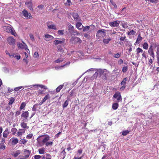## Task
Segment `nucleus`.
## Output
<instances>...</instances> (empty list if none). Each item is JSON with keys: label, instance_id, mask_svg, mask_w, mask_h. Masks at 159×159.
<instances>
[{"label": "nucleus", "instance_id": "nucleus-1", "mask_svg": "<svg viewBox=\"0 0 159 159\" xmlns=\"http://www.w3.org/2000/svg\"><path fill=\"white\" fill-rule=\"evenodd\" d=\"M106 30L104 29L99 30L96 34V36L99 39L104 38L106 34V33L105 31Z\"/></svg>", "mask_w": 159, "mask_h": 159}, {"label": "nucleus", "instance_id": "nucleus-2", "mask_svg": "<svg viewBox=\"0 0 159 159\" xmlns=\"http://www.w3.org/2000/svg\"><path fill=\"white\" fill-rule=\"evenodd\" d=\"M113 98L117 99L116 102H121L122 99L120 93L119 91L116 92L115 93L113 96Z\"/></svg>", "mask_w": 159, "mask_h": 159}, {"label": "nucleus", "instance_id": "nucleus-3", "mask_svg": "<svg viewBox=\"0 0 159 159\" xmlns=\"http://www.w3.org/2000/svg\"><path fill=\"white\" fill-rule=\"evenodd\" d=\"M29 113L27 111H25L22 113L21 115V117H23L24 119L22 120V121L27 122L28 121V117L29 116Z\"/></svg>", "mask_w": 159, "mask_h": 159}, {"label": "nucleus", "instance_id": "nucleus-4", "mask_svg": "<svg viewBox=\"0 0 159 159\" xmlns=\"http://www.w3.org/2000/svg\"><path fill=\"white\" fill-rule=\"evenodd\" d=\"M7 40L8 43L11 45L14 46L15 44V39L12 36L8 37Z\"/></svg>", "mask_w": 159, "mask_h": 159}, {"label": "nucleus", "instance_id": "nucleus-5", "mask_svg": "<svg viewBox=\"0 0 159 159\" xmlns=\"http://www.w3.org/2000/svg\"><path fill=\"white\" fill-rule=\"evenodd\" d=\"M148 53L149 54L150 56L153 58V59H154L155 57V55L152 45H151L150 46L149 49L148 51Z\"/></svg>", "mask_w": 159, "mask_h": 159}, {"label": "nucleus", "instance_id": "nucleus-6", "mask_svg": "<svg viewBox=\"0 0 159 159\" xmlns=\"http://www.w3.org/2000/svg\"><path fill=\"white\" fill-rule=\"evenodd\" d=\"M25 5L27 6L28 7L31 11H33L32 7L33 4L32 0L27 1L25 2Z\"/></svg>", "mask_w": 159, "mask_h": 159}, {"label": "nucleus", "instance_id": "nucleus-7", "mask_svg": "<svg viewBox=\"0 0 159 159\" xmlns=\"http://www.w3.org/2000/svg\"><path fill=\"white\" fill-rule=\"evenodd\" d=\"M71 41L74 43H81L82 42V40L78 37H75L73 38H71L70 40Z\"/></svg>", "mask_w": 159, "mask_h": 159}, {"label": "nucleus", "instance_id": "nucleus-8", "mask_svg": "<svg viewBox=\"0 0 159 159\" xmlns=\"http://www.w3.org/2000/svg\"><path fill=\"white\" fill-rule=\"evenodd\" d=\"M70 34L72 35H80V33L76 30H74L73 26L70 25Z\"/></svg>", "mask_w": 159, "mask_h": 159}, {"label": "nucleus", "instance_id": "nucleus-9", "mask_svg": "<svg viewBox=\"0 0 159 159\" xmlns=\"http://www.w3.org/2000/svg\"><path fill=\"white\" fill-rule=\"evenodd\" d=\"M119 21H115L110 22L109 25L112 27H117L119 25Z\"/></svg>", "mask_w": 159, "mask_h": 159}, {"label": "nucleus", "instance_id": "nucleus-10", "mask_svg": "<svg viewBox=\"0 0 159 159\" xmlns=\"http://www.w3.org/2000/svg\"><path fill=\"white\" fill-rule=\"evenodd\" d=\"M43 136H45V138L42 140V142L44 144L45 143H46L47 141H48L50 139V137L47 134H44L40 136V137Z\"/></svg>", "mask_w": 159, "mask_h": 159}, {"label": "nucleus", "instance_id": "nucleus-11", "mask_svg": "<svg viewBox=\"0 0 159 159\" xmlns=\"http://www.w3.org/2000/svg\"><path fill=\"white\" fill-rule=\"evenodd\" d=\"M44 39H46V40L47 41H49L53 39H54V37L49 34H46L44 35Z\"/></svg>", "mask_w": 159, "mask_h": 159}, {"label": "nucleus", "instance_id": "nucleus-12", "mask_svg": "<svg viewBox=\"0 0 159 159\" xmlns=\"http://www.w3.org/2000/svg\"><path fill=\"white\" fill-rule=\"evenodd\" d=\"M23 44L20 43H17V45L19 48L21 49H24L25 47H27L26 44L22 42Z\"/></svg>", "mask_w": 159, "mask_h": 159}, {"label": "nucleus", "instance_id": "nucleus-13", "mask_svg": "<svg viewBox=\"0 0 159 159\" xmlns=\"http://www.w3.org/2000/svg\"><path fill=\"white\" fill-rule=\"evenodd\" d=\"M3 28L4 30L7 32L10 33L11 31V28L9 26H3Z\"/></svg>", "mask_w": 159, "mask_h": 159}, {"label": "nucleus", "instance_id": "nucleus-14", "mask_svg": "<svg viewBox=\"0 0 159 159\" xmlns=\"http://www.w3.org/2000/svg\"><path fill=\"white\" fill-rule=\"evenodd\" d=\"M22 12H23V16L27 18H30V15H30V13L29 14L28 11L26 10H24Z\"/></svg>", "mask_w": 159, "mask_h": 159}, {"label": "nucleus", "instance_id": "nucleus-15", "mask_svg": "<svg viewBox=\"0 0 159 159\" xmlns=\"http://www.w3.org/2000/svg\"><path fill=\"white\" fill-rule=\"evenodd\" d=\"M75 20L78 21L79 19V16L77 13H73L71 14Z\"/></svg>", "mask_w": 159, "mask_h": 159}, {"label": "nucleus", "instance_id": "nucleus-16", "mask_svg": "<svg viewBox=\"0 0 159 159\" xmlns=\"http://www.w3.org/2000/svg\"><path fill=\"white\" fill-rule=\"evenodd\" d=\"M143 38L141 36L140 34H139L138 36L137 39H136V43L139 44L140 41L142 40Z\"/></svg>", "mask_w": 159, "mask_h": 159}, {"label": "nucleus", "instance_id": "nucleus-17", "mask_svg": "<svg viewBox=\"0 0 159 159\" xmlns=\"http://www.w3.org/2000/svg\"><path fill=\"white\" fill-rule=\"evenodd\" d=\"M76 26L77 29L80 30H81L83 26L82 25V24L80 22H78L76 24Z\"/></svg>", "mask_w": 159, "mask_h": 159}, {"label": "nucleus", "instance_id": "nucleus-18", "mask_svg": "<svg viewBox=\"0 0 159 159\" xmlns=\"http://www.w3.org/2000/svg\"><path fill=\"white\" fill-rule=\"evenodd\" d=\"M25 122L22 121L20 123V125L22 128L24 129H28L29 127L27 126V124L25 123Z\"/></svg>", "mask_w": 159, "mask_h": 159}, {"label": "nucleus", "instance_id": "nucleus-19", "mask_svg": "<svg viewBox=\"0 0 159 159\" xmlns=\"http://www.w3.org/2000/svg\"><path fill=\"white\" fill-rule=\"evenodd\" d=\"M57 52H60L62 54L64 52L63 48L60 45H59L57 46Z\"/></svg>", "mask_w": 159, "mask_h": 159}, {"label": "nucleus", "instance_id": "nucleus-20", "mask_svg": "<svg viewBox=\"0 0 159 159\" xmlns=\"http://www.w3.org/2000/svg\"><path fill=\"white\" fill-rule=\"evenodd\" d=\"M64 42V40L61 41L56 40L54 41V43L56 46H57L58 44H62Z\"/></svg>", "mask_w": 159, "mask_h": 159}, {"label": "nucleus", "instance_id": "nucleus-21", "mask_svg": "<svg viewBox=\"0 0 159 159\" xmlns=\"http://www.w3.org/2000/svg\"><path fill=\"white\" fill-rule=\"evenodd\" d=\"M137 54L138 55V57H139L140 56L139 53L143 52V50L140 48H137L136 49Z\"/></svg>", "mask_w": 159, "mask_h": 159}, {"label": "nucleus", "instance_id": "nucleus-22", "mask_svg": "<svg viewBox=\"0 0 159 159\" xmlns=\"http://www.w3.org/2000/svg\"><path fill=\"white\" fill-rule=\"evenodd\" d=\"M9 132L8 129H6L3 133V137L6 138L7 137L8 134H9Z\"/></svg>", "mask_w": 159, "mask_h": 159}, {"label": "nucleus", "instance_id": "nucleus-23", "mask_svg": "<svg viewBox=\"0 0 159 159\" xmlns=\"http://www.w3.org/2000/svg\"><path fill=\"white\" fill-rule=\"evenodd\" d=\"M20 153V150H18L16 151L13 154H12V155L14 157H16Z\"/></svg>", "mask_w": 159, "mask_h": 159}, {"label": "nucleus", "instance_id": "nucleus-24", "mask_svg": "<svg viewBox=\"0 0 159 159\" xmlns=\"http://www.w3.org/2000/svg\"><path fill=\"white\" fill-rule=\"evenodd\" d=\"M12 139L11 144L12 145H15L18 143V140L17 138H12Z\"/></svg>", "mask_w": 159, "mask_h": 159}, {"label": "nucleus", "instance_id": "nucleus-25", "mask_svg": "<svg viewBox=\"0 0 159 159\" xmlns=\"http://www.w3.org/2000/svg\"><path fill=\"white\" fill-rule=\"evenodd\" d=\"M89 29V33H92V32L95 29V26L94 25H90Z\"/></svg>", "mask_w": 159, "mask_h": 159}, {"label": "nucleus", "instance_id": "nucleus-26", "mask_svg": "<svg viewBox=\"0 0 159 159\" xmlns=\"http://www.w3.org/2000/svg\"><path fill=\"white\" fill-rule=\"evenodd\" d=\"M119 106V104L118 103H114L112 105V108L114 110H116L117 109Z\"/></svg>", "mask_w": 159, "mask_h": 159}, {"label": "nucleus", "instance_id": "nucleus-27", "mask_svg": "<svg viewBox=\"0 0 159 159\" xmlns=\"http://www.w3.org/2000/svg\"><path fill=\"white\" fill-rule=\"evenodd\" d=\"M142 46L144 49L147 50L148 48V45L147 42H144Z\"/></svg>", "mask_w": 159, "mask_h": 159}, {"label": "nucleus", "instance_id": "nucleus-28", "mask_svg": "<svg viewBox=\"0 0 159 159\" xmlns=\"http://www.w3.org/2000/svg\"><path fill=\"white\" fill-rule=\"evenodd\" d=\"M38 152L39 154H43L45 152V149L43 148H39L38 150Z\"/></svg>", "mask_w": 159, "mask_h": 159}, {"label": "nucleus", "instance_id": "nucleus-29", "mask_svg": "<svg viewBox=\"0 0 159 159\" xmlns=\"http://www.w3.org/2000/svg\"><path fill=\"white\" fill-rule=\"evenodd\" d=\"M48 27L49 29H53L54 30H57L56 26L54 25H48Z\"/></svg>", "mask_w": 159, "mask_h": 159}, {"label": "nucleus", "instance_id": "nucleus-30", "mask_svg": "<svg viewBox=\"0 0 159 159\" xmlns=\"http://www.w3.org/2000/svg\"><path fill=\"white\" fill-rule=\"evenodd\" d=\"M89 27L90 26H89L85 27L83 26V31L84 32L86 31H89ZM88 33H89V32Z\"/></svg>", "mask_w": 159, "mask_h": 159}, {"label": "nucleus", "instance_id": "nucleus-31", "mask_svg": "<svg viewBox=\"0 0 159 159\" xmlns=\"http://www.w3.org/2000/svg\"><path fill=\"white\" fill-rule=\"evenodd\" d=\"M25 151L27 152L28 155H25L23 157L20 158L19 159H27L29 157V155L30 152H29V151L26 150Z\"/></svg>", "mask_w": 159, "mask_h": 159}, {"label": "nucleus", "instance_id": "nucleus-32", "mask_svg": "<svg viewBox=\"0 0 159 159\" xmlns=\"http://www.w3.org/2000/svg\"><path fill=\"white\" fill-rule=\"evenodd\" d=\"M25 106H26V103L25 102H23L20 105V111H21L24 108V107H25Z\"/></svg>", "mask_w": 159, "mask_h": 159}, {"label": "nucleus", "instance_id": "nucleus-33", "mask_svg": "<svg viewBox=\"0 0 159 159\" xmlns=\"http://www.w3.org/2000/svg\"><path fill=\"white\" fill-rule=\"evenodd\" d=\"M63 85H61L59 86L58 87H57L56 89V91L57 92H60V90L63 88Z\"/></svg>", "mask_w": 159, "mask_h": 159}, {"label": "nucleus", "instance_id": "nucleus-34", "mask_svg": "<svg viewBox=\"0 0 159 159\" xmlns=\"http://www.w3.org/2000/svg\"><path fill=\"white\" fill-rule=\"evenodd\" d=\"M15 100V99L14 98H13V97L11 98H10V99L8 104L9 105L12 104V103H13L14 102Z\"/></svg>", "mask_w": 159, "mask_h": 159}, {"label": "nucleus", "instance_id": "nucleus-35", "mask_svg": "<svg viewBox=\"0 0 159 159\" xmlns=\"http://www.w3.org/2000/svg\"><path fill=\"white\" fill-rule=\"evenodd\" d=\"M136 32L134 30H132L129 32H128V35L129 36L133 35L135 34Z\"/></svg>", "mask_w": 159, "mask_h": 159}, {"label": "nucleus", "instance_id": "nucleus-36", "mask_svg": "<svg viewBox=\"0 0 159 159\" xmlns=\"http://www.w3.org/2000/svg\"><path fill=\"white\" fill-rule=\"evenodd\" d=\"M111 40L110 39H104L103 42L104 43L108 44Z\"/></svg>", "mask_w": 159, "mask_h": 159}, {"label": "nucleus", "instance_id": "nucleus-37", "mask_svg": "<svg viewBox=\"0 0 159 159\" xmlns=\"http://www.w3.org/2000/svg\"><path fill=\"white\" fill-rule=\"evenodd\" d=\"M129 132V131L128 130H126L125 131H124L122 132V135L123 136H125L127 134H128Z\"/></svg>", "mask_w": 159, "mask_h": 159}, {"label": "nucleus", "instance_id": "nucleus-38", "mask_svg": "<svg viewBox=\"0 0 159 159\" xmlns=\"http://www.w3.org/2000/svg\"><path fill=\"white\" fill-rule=\"evenodd\" d=\"M127 80L126 78H125L123 79V80L121 82L120 84L121 85H125L126 84V82Z\"/></svg>", "mask_w": 159, "mask_h": 159}, {"label": "nucleus", "instance_id": "nucleus-39", "mask_svg": "<svg viewBox=\"0 0 159 159\" xmlns=\"http://www.w3.org/2000/svg\"><path fill=\"white\" fill-rule=\"evenodd\" d=\"M17 131V129L16 128H13L11 129V131L12 133V134L14 135L16 134Z\"/></svg>", "mask_w": 159, "mask_h": 159}, {"label": "nucleus", "instance_id": "nucleus-40", "mask_svg": "<svg viewBox=\"0 0 159 159\" xmlns=\"http://www.w3.org/2000/svg\"><path fill=\"white\" fill-rule=\"evenodd\" d=\"M63 61V59L61 58H59L57 60L55 61V62L56 63H58L62 61Z\"/></svg>", "mask_w": 159, "mask_h": 159}, {"label": "nucleus", "instance_id": "nucleus-41", "mask_svg": "<svg viewBox=\"0 0 159 159\" xmlns=\"http://www.w3.org/2000/svg\"><path fill=\"white\" fill-rule=\"evenodd\" d=\"M84 37L87 39H90L91 38L90 35L87 33H85L84 35Z\"/></svg>", "mask_w": 159, "mask_h": 159}, {"label": "nucleus", "instance_id": "nucleus-42", "mask_svg": "<svg viewBox=\"0 0 159 159\" xmlns=\"http://www.w3.org/2000/svg\"><path fill=\"white\" fill-rule=\"evenodd\" d=\"M128 70V66H125L123 67L122 69V71L123 73H125Z\"/></svg>", "mask_w": 159, "mask_h": 159}, {"label": "nucleus", "instance_id": "nucleus-43", "mask_svg": "<svg viewBox=\"0 0 159 159\" xmlns=\"http://www.w3.org/2000/svg\"><path fill=\"white\" fill-rule=\"evenodd\" d=\"M82 150L81 149H79L77 151V157H78L79 156H80V154L82 153Z\"/></svg>", "mask_w": 159, "mask_h": 159}, {"label": "nucleus", "instance_id": "nucleus-44", "mask_svg": "<svg viewBox=\"0 0 159 159\" xmlns=\"http://www.w3.org/2000/svg\"><path fill=\"white\" fill-rule=\"evenodd\" d=\"M37 86H38L39 87L43 89H47V87L45 86L42 85V84H38L37 85Z\"/></svg>", "mask_w": 159, "mask_h": 159}, {"label": "nucleus", "instance_id": "nucleus-45", "mask_svg": "<svg viewBox=\"0 0 159 159\" xmlns=\"http://www.w3.org/2000/svg\"><path fill=\"white\" fill-rule=\"evenodd\" d=\"M120 56L121 53H118L115 54L114 55V57L115 58H119L120 57Z\"/></svg>", "mask_w": 159, "mask_h": 159}, {"label": "nucleus", "instance_id": "nucleus-46", "mask_svg": "<svg viewBox=\"0 0 159 159\" xmlns=\"http://www.w3.org/2000/svg\"><path fill=\"white\" fill-rule=\"evenodd\" d=\"M53 144V142L52 141L50 142H47L46 143L45 145L47 146H48L49 145H52Z\"/></svg>", "mask_w": 159, "mask_h": 159}, {"label": "nucleus", "instance_id": "nucleus-47", "mask_svg": "<svg viewBox=\"0 0 159 159\" xmlns=\"http://www.w3.org/2000/svg\"><path fill=\"white\" fill-rule=\"evenodd\" d=\"M110 2L111 4L114 6L116 8H117V6L115 3L113 1V0H110Z\"/></svg>", "mask_w": 159, "mask_h": 159}, {"label": "nucleus", "instance_id": "nucleus-48", "mask_svg": "<svg viewBox=\"0 0 159 159\" xmlns=\"http://www.w3.org/2000/svg\"><path fill=\"white\" fill-rule=\"evenodd\" d=\"M69 103V101L68 100H66L63 104V107H67Z\"/></svg>", "mask_w": 159, "mask_h": 159}, {"label": "nucleus", "instance_id": "nucleus-49", "mask_svg": "<svg viewBox=\"0 0 159 159\" xmlns=\"http://www.w3.org/2000/svg\"><path fill=\"white\" fill-rule=\"evenodd\" d=\"M64 30H59L58 31V34L60 35H62L64 34Z\"/></svg>", "mask_w": 159, "mask_h": 159}, {"label": "nucleus", "instance_id": "nucleus-50", "mask_svg": "<svg viewBox=\"0 0 159 159\" xmlns=\"http://www.w3.org/2000/svg\"><path fill=\"white\" fill-rule=\"evenodd\" d=\"M27 141L25 139H21L20 140V143L21 144H24L27 142Z\"/></svg>", "mask_w": 159, "mask_h": 159}, {"label": "nucleus", "instance_id": "nucleus-51", "mask_svg": "<svg viewBox=\"0 0 159 159\" xmlns=\"http://www.w3.org/2000/svg\"><path fill=\"white\" fill-rule=\"evenodd\" d=\"M39 56V54L38 52H35L34 54V57L35 58H38Z\"/></svg>", "mask_w": 159, "mask_h": 159}, {"label": "nucleus", "instance_id": "nucleus-52", "mask_svg": "<svg viewBox=\"0 0 159 159\" xmlns=\"http://www.w3.org/2000/svg\"><path fill=\"white\" fill-rule=\"evenodd\" d=\"M33 136V134H28L26 136V138L27 139H31Z\"/></svg>", "mask_w": 159, "mask_h": 159}, {"label": "nucleus", "instance_id": "nucleus-53", "mask_svg": "<svg viewBox=\"0 0 159 159\" xmlns=\"http://www.w3.org/2000/svg\"><path fill=\"white\" fill-rule=\"evenodd\" d=\"M41 157V156L39 155H35L34 156V158L35 159H39Z\"/></svg>", "mask_w": 159, "mask_h": 159}, {"label": "nucleus", "instance_id": "nucleus-54", "mask_svg": "<svg viewBox=\"0 0 159 159\" xmlns=\"http://www.w3.org/2000/svg\"><path fill=\"white\" fill-rule=\"evenodd\" d=\"M38 93L39 94H44V91L43 90L39 89L38 91Z\"/></svg>", "mask_w": 159, "mask_h": 159}, {"label": "nucleus", "instance_id": "nucleus-55", "mask_svg": "<svg viewBox=\"0 0 159 159\" xmlns=\"http://www.w3.org/2000/svg\"><path fill=\"white\" fill-rule=\"evenodd\" d=\"M46 100L44 98L39 103V105L40 106L42 105L43 104V103Z\"/></svg>", "mask_w": 159, "mask_h": 159}, {"label": "nucleus", "instance_id": "nucleus-56", "mask_svg": "<svg viewBox=\"0 0 159 159\" xmlns=\"http://www.w3.org/2000/svg\"><path fill=\"white\" fill-rule=\"evenodd\" d=\"M46 100L44 98L39 103V105L40 106L42 105L43 104V103Z\"/></svg>", "mask_w": 159, "mask_h": 159}, {"label": "nucleus", "instance_id": "nucleus-57", "mask_svg": "<svg viewBox=\"0 0 159 159\" xmlns=\"http://www.w3.org/2000/svg\"><path fill=\"white\" fill-rule=\"evenodd\" d=\"M46 100L44 98L39 103V105L40 106L42 105L43 104V103Z\"/></svg>", "mask_w": 159, "mask_h": 159}, {"label": "nucleus", "instance_id": "nucleus-58", "mask_svg": "<svg viewBox=\"0 0 159 159\" xmlns=\"http://www.w3.org/2000/svg\"><path fill=\"white\" fill-rule=\"evenodd\" d=\"M22 88V86H20V87H16L14 89V90L15 91H17L19 90L20 89H21Z\"/></svg>", "mask_w": 159, "mask_h": 159}, {"label": "nucleus", "instance_id": "nucleus-59", "mask_svg": "<svg viewBox=\"0 0 159 159\" xmlns=\"http://www.w3.org/2000/svg\"><path fill=\"white\" fill-rule=\"evenodd\" d=\"M29 36L30 37V38L32 40V41H34V37L33 36V35L32 34H29Z\"/></svg>", "mask_w": 159, "mask_h": 159}, {"label": "nucleus", "instance_id": "nucleus-60", "mask_svg": "<svg viewBox=\"0 0 159 159\" xmlns=\"http://www.w3.org/2000/svg\"><path fill=\"white\" fill-rule=\"evenodd\" d=\"M13 89L8 87V92H7V93H9L10 92H12V91H13Z\"/></svg>", "mask_w": 159, "mask_h": 159}, {"label": "nucleus", "instance_id": "nucleus-61", "mask_svg": "<svg viewBox=\"0 0 159 159\" xmlns=\"http://www.w3.org/2000/svg\"><path fill=\"white\" fill-rule=\"evenodd\" d=\"M126 38V37L125 36L124 37H121L120 38V40L121 41H123Z\"/></svg>", "mask_w": 159, "mask_h": 159}, {"label": "nucleus", "instance_id": "nucleus-62", "mask_svg": "<svg viewBox=\"0 0 159 159\" xmlns=\"http://www.w3.org/2000/svg\"><path fill=\"white\" fill-rule=\"evenodd\" d=\"M38 7L40 9L42 10L43 8L44 5L42 4L38 6Z\"/></svg>", "mask_w": 159, "mask_h": 159}, {"label": "nucleus", "instance_id": "nucleus-63", "mask_svg": "<svg viewBox=\"0 0 159 159\" xmlns=\"http://www.w3.org/2000/svg\"><path fill=\"white\" fill-rule=\"evenodd\" d=\"M123 63V61L122 59H120L119 60L118 63L119 65H121Z\"/></svg>", "mask_w": 159, "mask_h": 159}, {"label": "nucleus", "instance_id": "nucleus-64", "mask_svg": "<svg viewBox=\"0 0 159 159\" xmlns=\"http://www.w3.org/2000/svg\"><path fill=\"white\" fill-rule=\"evenodd\" d=\"M126 86L125 85H123L120 88V90L122 91H123L125 88Z\"/></svg>", "mask_w": 159, "mask_h": 159}]
</instances>
